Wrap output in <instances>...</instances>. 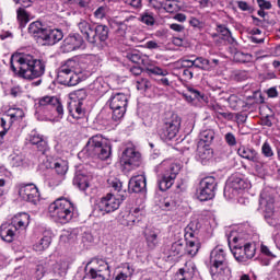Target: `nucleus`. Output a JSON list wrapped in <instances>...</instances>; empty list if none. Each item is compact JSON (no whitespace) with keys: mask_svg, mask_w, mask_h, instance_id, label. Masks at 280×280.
Wrapping results in <instances>:
<instances>
[{"mask_svg":"<svg viewBox=\"0 0 280 280\" xmlns=\"http://www.w3.org/2000/svg\"><path fill=\"white\" fill-rule=\"evenodd\" d=\"M194 278V271L187 269V267L185 268H180L175 277L174 280H191Z\"/></svg>","mask_w":280,"mask_h":280,"instance_id":"obj_43","label":"nucleus"},{"mask_svg":"<svg viewBox=\"0 0 280 280\" xmlns=\"http://www.w3.org/2000/svg\"><path fill=\"white\" fill-rule=\"evenodd\" d=\"M210 275L214 280L231 279V267H229L226 252L222 247H215L210 253Z\"/></svg>","mask_w":280,"mask_h":280,"instance_id":"obj_4","label":"nucleus"},{"mask_svg":"<svg viewBox=\"0 0 280 280\" xmlns=\"http://www.w3.org/2000/svg\"><path fill=\"white\" fill-rule=\"evenodd\" d=\"M37 110L43 113H50V115H57L59 119H62L65 115V107L57 96H44L38 101Z\"/></svg>","mask_w":280,"mask_h":280,"instance_id":"obj_14","label":"nucleus"},{"mask_svg":"<svg viewBox=\"0 0 280 280\" xmlns=\"http://www.w3.org/2000/svg\"><path fill=\"white\" fill-rule=\"evenodd\" d=\"M200 228L201 225L198 220L191 221L186 228V234H185L186 240H188L189 237H194L195 235H198Z\"/></svg>","mask_w":280,"mask_h":280,"instance_id":"obj_40","label":"nucleus"},{"mask_svg":"<svg viewBox=\"0 0 280 280\" xmlns=\"http://www.w3.org/2000/svg\"><path fill=\"white\" fill-rule=\"evenodd\" d=\"M196 69H200L201 71H211L213 70V63L205 57H197Z\"/></svg>","mask_w":280,"mask_h":280,"instance_id":"obj_42","label":"nucleus"},{"mask_svg":"<svg viewBox=\"0 0 280 280\" xmlns=\"http://www.w3.org/2000/svg\"><path fill=\"white\" fill-rule=\"evenodd\" d=\"M145 49H159L161 47L156 40H149L144 44Z\"/></svg>","mask_w":280,"mask_h":280,"instance_id":"obj_62","label":"nucleus"},{"mask_svg":"<svg viewBox=\"0 0 280 280\" xmlns=\"http://www.w3.org/2000/svg\"><path fill=\"white\" fill-rule=\"evenodd\" d=\"M49 246H51V235H44L33 245V249L36 250V253H43V250H47Z\"/></svg>","mask_w":280,"mask_h":280,"instance_id":"obj_35","label":"nucleus"},{"mask_svg":"<svg viewBox=\"0 0 280 280\" xmlns=\"http://www.w3.org/2000/svg\"><path fill=\"white\" fill-rule=\"evenodd\" d=\"M136 20L137 18L135 15L128 16L124 21L114 20L113 23L115 27H117L116 34L122 37L126 36V34H128V32H130L135 26Z\"/></svg>","mask_w":280,"mask_h":280,"instance_id":"obj_22","label":"nucleus"},{"mask_svg":"<svg viewBox=\"0 0 280 280\" xmlns=\"http://www.w3.org/2000/svg\"><path fill=\"white\" fill-rule=\"evenodd\" d=\"M107 104L112 110V118L114 121L124 119L126 108L128 107V96L124 93H116L110 96Z\"/></svg>","mask_w":280,"mask_h":280,"instance_id":"obj_13","label":"nucleus"},{"mask_svg":"<svg viewBox=\"0 0 280 280\" xmlns=\"http://www.w3.org/2000/svg\"><path fill=\"white\" fill-rule=\"evenodd\" d=\"M159 170L162 172V178L158 180V187L160 191H167L174 185L176 176L180 172V164L170 163V161L164 160L160 165Z\"/></svg>","mask_w":280,"mask_h":280,"instance_id":"obj_7","label":"nucleus"},{"mask_svg":"<svg viewBox=\"0 0 280 280\" xmlns=\"http://www.w3.org/2000/svg\"><path fill=\"white\" fill-rule=\"evenodd\" d=\"M257 3L260 10H270L272 8V3H270V1L257 0Z\"/></svg>","mask_w":280,"mask_h":280,"instance_id":"obj_59","label":"nucleus"},{"mask_svg":"<svg viewBox=\"0 0 280 280\" xmlns=\"http://www.w3.org/2000/svg\"><path fill=\"white\" fill-rule=\"evenodd\" d=\"M151 84L148 81V79H140L137 81V89L138 91H148L150 89Z\"/></svg>","mask_w":280,"mask_h":280,"instance_id":"obj_55","label":"nucleus"},{"mask_svg":"<svg viewBox=\"0 0 280 280\" xmlns=\"http://www.w3.org/2000/svg\"><path fill=\"white\" fill-rule=\"evenodd\" d=\"M89 89L95 95H104L106 93V83L102 79H96L89 85Z\"/></svg>","mask_w":280,"mask_h":280,"instance_id":"obj_36","label":"nucleus"},{"mask_svg":"<svg viewBox=\"0 0 280 280\" xmlns=\"http://www.w3.org/2000/svg\"><path fill=\"white\" fill-rule=\"evenodd\" d=\"M140 21L141 23H144V25H150V26L154 25L155 23L154 15L148 12H144L141 14Z\"/></svg>","mask_w":280,"mask_h":280,"instance_id":"obj_50","label":"nucleus"},{"mask_svg":"<svg viewBox=\"0 0 280 280\" xmlns=\"http://www.w3.org/2000/svg\"><path fill=\"white\" fill-rule=\"evenodd\" d=\"M16 5H21L23 9L30 8L35 0H13Z\"/></svg>","mask_w":280,"mask_h":280,"instance_id":"obj_58","label":"nucleus"},{"mask_svg":"<svg viewBox=\"0 0 280 280\" xmlns=\"http://www.w3.org/2000/svg\"><path fill=\"white\" fill-rule=\"evenodd\" d=\"M252 19H253V23L257 27H266V20H259V18H256L255 15H253Z\"/></svg>","mask_w":280,"mask_h":280,"instance_id":"obj_63","label":"nucleus"},{"mask_svg":"<svg viewBox=\"0 0 280 280\" xmlns=\"http://www.w3.org/2000/svg\"><path fill=\"white\" fill-rule=\"evenodd\" d=\"M215 191H218V179L213 176H208L200 180L196 196L200 202H207V200L215 198Z\"/></svg>","mask_w":280,"mask_h":280,"instance_id":"obj_12","label":"nucleus"},{"mask_svg":"<svg viewBox=\"0 0 280 280\" xmlns=\"http://www.w3.org/2000/svg\"><path fill=\"white\" fill-rule=\"evenodd\" d=\"M180 130V117L172 115L170 119L165 118L163 125L159 128L158 135L162 141H173Z\"/></svg>","mask_w":280,"mask_h":280,"instance_id":"obj_11","label":"nucleus"},{"mask_svg":"<svg viewBox=\"0 0 280 280\" xmlns=\"http://www.w3.org/2000/svg\"><path fill=\"white\" fill-rule=\"evenodd\" d=\"M196 159L201 165H209L213 161V149L209 144H202L198 142Z\"/></svg>","mask_w":280,"mask_h":280,"instance_id":"obj_21","label":"nucleus"},{"mask_svg":"<svg viewBox=\"0 0 280 280\" xmlns=\"http://www.w3.org/2000/svg\"><path fill=\"white\" fill-rule=\"evenodd\" d=\"M121 205V199H117V197L113 196V194H107L105 197L101 199L97 207L102 213H113V211H117L119 206Z\"/></svg>","mask_w":280,"mask_h":280,"instance_id":"obj_20","label":"nucleus"},{"mask_svg":"<svg viewBox=\"0 0 280 280\" xmlns=\"http://www.w3.org/2000/svg\"><path fill=\"white\" fill-rule=\"evenodd\" d=\"M198 250H200V243L196 241V238L192 237V240L189 241L186 240L185 245V255H189L190 257H196L198 255Z\"/></svg>","mask_w":280,"mask_h":280,"instance_id":"obj_32","label":"nucleus"},{"mask_svg":"<svg viewBox=\"0 0 280 280\" xmlns=\"http://www.w3.org/2000/svg\"><path fill=\"white\" fill-rule=\"evenodd\" d=\"M237 154L241 159L250 161V163L254 164L256 172H261V170L266 167V160H264V156H261L253 147L241 145L237 150Z\"/></svg>","mask_w":280,"mask_h":280,"instance_id":"obj_15","label":"nucleus"},{"mask_svg":"<svg viewBox=\"0 0 280 280\" xmlns=\"http://www.w3.org/2000/svg\"><path fill=\"white\" fill-rule=\"evenodd\" d=\"M182 75L185 80H191L194 78V71H191V68H185L182 72Z\"/></svg>","mask_w":280,"mask_h":280,"instance_id":"obj_60","label":"nucleus"},{"mask_svg":"<svg viewBox=\"0 0 280 280\" xmlns=\"http://www.w3.org/2000/svg\"><path fill=\"white\" fill-rule=\"evenodd\" d=\"M126 58L127 60H130V62H133L135 65H145L148 60V56L141 54L139 50L127 52Z\"/></svg>","mask_w":280,"mask_h":280,"instance_id":"obj_33","label":"nucleus"},{"mask_svg":"<svg viewBox=\"0 0 280 280\" xmlns=\"http://www.w3.org/2000/svg\"><path fill=\"white\" fill-rule=\"evenodd\" d=\"M163 255L164 257H183L185 255V243L183 241H177L173 243L167 249V245L163 246Z\"/></svg>","mask_w":280,"mask_h":280,"instance_id":"obj_24","label":"nucleus"},{"mask_svg":"<svg viewBox=\"0 0 280 280\" xmlns=\"http://www.w3.org/2000/svg\"><path fill=\"white\" fill-rule=\"evenodd\" d=\"M18 194L24 202H30L31 205H38L40 202V192L34 184L19 185Z\"/></svg>","mask_w":280,"mask_h":280,"instance_id":"obj_17","label":"nucleus"},{"mask_svg":"<svg viewBox=\"0 0 280 280\" xmlns=\"http://www.w3.org/2000/svg\"><path fill=\"white\" fill-rule=\"evenodd\" d=\"M124 221H122V224L124 226H132L133 221H132V212H128L126 215H122Z\"/></svg>","mask_w":280,"mask_h":280,"instance_id":"obj_57","label":"nucleus"},{"mask_svg":"<svg viewBox=\"0 0 280 280\" xmlns=\"http://www.w3.org/2000/svg\"><path fill=\"white\" fill-rule=\"evenodd\" d=\"M249 184L244 179V177L240 174H234L229 177L226 180L223 196L228 200H233L236 196H240L241 191L244 189H248Z\"/></svg>","mask_w":280,"mask_h":280,"instance_id":"obj_10","label":"nucleus"},{"mask_svg":"<svg viewBox=\"0 0 280 280\" xmlns=\"http://www.w3.org/2000/svg\"><path fill=\"white\" fill-rule=\"evenodd\" d=\"M163 9L170 13H173L178 12L180 10V7L178 5V0H166L163 3Z\"/></svg>","mask_w":280,"mask_h":280,"instance_id":"obj_47","label":"nucleus"},{"mask_svg":"<svg viewBox=\"0 0 280 280\" xmlns=\"http://www.w3.org/2000/svg\"><path fill=\"white\" fill-rule=\"evenodd\" d=\"M250 78V73L246 70H236L233 73V80L235 82H245V80H248Z\"/></svg>","mask_w":280,"mask_h":280,"instance_id":"obj_48","label":"nucleus"},{"mask_svg":"<svg viewBox=\"0 0 280 280\" xmlns=\"http://www.w3.org/2000/svg\"><path fill=\"white\" fill-rule=\"evenodd\" d=\"M51 170H55L56 174H58L61 178H65L67 172H69V163L65 160H57L50 163Z\"/></svg>","mask_w":280,"mask_h":280,"instance_id":"obj_31","label":"nucleus"},{"mask_svg":"<svg viewBox=\"0 0 280 280\" xmlns=\"http://www.w3.org/2000/svg\"><path fill=\"white\" fill-rule=\"evenodd\" d=\"M82 47H84V37L74 33L65 38L61 49L65 54H70V51H77V49H82Z\"/></svg>","mask_w":280,"mask_h":280,"instance_id":"obj_19","label":"nucleus"},{"mask_svg":"<svg viewBox=\"0 0 280 280\" xmlns=\"http://www.w3.org/2000/svg\"><path fill=\"white\" fill-rule=\"evenodd\" d=\"M18 23L20 27H25L30 23V13L23 8L16 10Z\"/></svg>","mask_w":280,"mask_h":280,"instance_id":"obj_41","label":"nucleus"},{"mask_svg":"<svg viewBox=\"0 0 280 280\" xmlns=\"http://www.w3.org/2000/svg\"><path fill=\"white\" fill-rule=\"evenodd\" d=\"M75 67H78V62L73 59H68L60 66L57 73L59 84L63 86H77V84H80V74L75 72Z\"/></svg>","mask_w":280,"mask_h":280,"instance_id":"obj_9","label":"nucleus"},{"mask_svg":"<svg viewBox=\"0 0 280 280\" xmlns=\"http://www.w3.org/2000/svg\"><path fill=\"white\" fill-rule=\"evenodd\" d=\"M189 95H186L187 98L191 100L194 102L195 100H202V94H200V91L196 89H188Z\"/></svg>","mask_w":280,"mask_h":280,"instance_id":"obj_52","label":"nucleus"},{"mask_svg":"<svg viewBox=\"0 0 280 280\" xmlns=\"http://www.w3.org/2000/svg\"><path fill=\"white\" fill-rule=\"evenodd\" d=\"M4 117H8L9 124L12 126L14 121H19V119H23L25 117V113L21 108H10Z\"/></svg>","mask_w":280,"mask_h":280,"instance_id":"obj_34","label":"nucleus"},{"mask_svg":"<svg viewBox=\"0 0 280 280\" xmlns=\"http://www.w3.org/2000/svg\"><path fill=\"white\" fill-rule=\"evenodd\" d=\"M79 32L85 38V40L96 47L97 49H104L106 47V40H108L109 28L107 25L97 24L93 25L86 20H80L77 24Z\"/></svg>","mask_w":280,"mask_h":280,"instance_id":"obj_1","label":"nucleus"},{"mask_svg":"<svg viewBox=\"0 0 280 280\" xmlns=\"http://www.w3.org/2000/svg\"><path fill=\"white\" fill-rule=\"evenodd\" d=\"M71 100H77L74 104V110L69 109V113L73 119H83L86 115V108L84 107V101L89 97V92L84 89L75 90L70 94Z\"/></svg>","mask_w":280,"mask_h":280,"instance_id":"obj_16","label":"nucleus"},{"mask_svg":"<svg viewBox=\"0 0 280 280\" xmlns=\"http://www.w3.org/2000/svg\"><path fill=\"white\" fill-rule=\"evenodd\" d=\"M145 71L149 75L165 77V75H168V73H170L167 70H164L163 68L158 67V66H149V67H147Z\"/></svg>","mask_w":280,"mask_h":280,"instance_id":"obj_46","label":"nucleus"},{"mask_svg":"<svg viewBox=\"0 0 280 280\" xmlns=\"http://www.w3.org/2000/svg\"><path fill=\"white\" fill-rule=\"evenodd\" d=\"M261 154L265 156V159H269V161H272L275 156V151L272 150V145H270V142L266 141L261 145Z\"/></svg>","mask_w":280,"mask_h":280,"instance_id":"obj_45","label":"nucleus"},{"mask_svg":"<svg viewBox=\"0 0 280 280\" xmlns=\"http://www.w3.org/2000/svg\"><path fill=\"white\" fill-rule=\"evenodd\" d=\"M46 30L47 27H45L43 22L36 21L30 24L28 34L36 38V40H42Z\"/></svg>","mask_w":280,"mask_h":280,"instance_id":"obj_30","label":"nucleus"},{"mask_svg":"<svg viewBox=\"0 0 280 280\" xmlns=\"http://www.w3.org/2000/svg\"><path fill=\"white\" fill-rule=\"evenodd\" d=\"M177 207V203L174 199L167 197L162 203H161V209L163 211H175Z\"/></svg>","mask_w":280,"mask_h":280,"instance_id":"obj_49","label":"nucleus"},{"mask_svg":"<svg viewBox=\"0 0 280 280\" xmlns=\"http://www.w3.org/2000/svg\"><path fill=\"white\" fill-rule=\"evenodd\" d=\"M18 75L24 80H36L45 75L47 61L43 58H36L32 55H23L18 59Z\"/></svg>","mask_w":280,"mask_h":280,"instance_id":"obj_2","label":"nucleus"},{"mask_svg":"<svg viewBox=\"0 0 280 280\" xmlns=\"http://www.w3.org/2000/svg\"><path fill=\"white\" fill-rule=\"evenodd\" d=\"M112 153L113 148L110 143L102 135L92 136L80 152L85 159H100L101 161L110 159Z\"/></svg>","mask_w":280,"mask_h":280,"instance_id":"obj_3","label":"nucleus"},{"mask_svg":"<svg viewBox=\"0 0 280 280\" xmlns=\"http://www.w3.org/2000/svg\"><path fill=\"white\" fill-rule=\"evenodd\" d=\"M10 128H12V125L10 124V118H8V116H2L0 118V137L1 139H3V137H5V135H8V130H10Z\"/></svg>","mask_w":280,"mask_h":280,"instance_id":"obj_44","label":"nucleus"},{"mask_svg":"<svg viewBox=\"0 0 280 280\" xmlns=\"http://www.w3.org/2000/svg\"><path fill=\"white\" fill-rule=\"evenodd\" d=\"M144 237L149 250H154V248L159 246V235L156 234V232L150 230L145 232Z\"/></svg>","mask_w":280,"mask_h":280,"instance_id":"obj_37","label":"nucleus"},{"mask_svg":"<svg viewBox=\"0 0 280 280\" xmlns=\"http://www.w3.org/2000/svg\"><path fill=\"white\" fill-rule=\"evenodd\" d=\"M73 185L78 187L81 191H86L90 187L91 176L82 171H78L73 177Z\"/></svg>","mask_w":280,"mask_h":280,"instance_id":"obj_27","label":"nucleus"},{"mask_svg":"<svg viewBox=\"0 0 280 280\" xmlns=\"http://www.w3.org/2000/svg\"><path fill=\"white\" fill-rule=\"evenodd\" d=\"M120 163L127 172L141 167V153L135 150V148H127L121 155Z\"/></svg>","mask_w":280,"mask_h":280,"instance_id":"obj_18","label":"nucleus"},{"mask_svg":"<svg viewBox=\"0 0 280 280\" xmlns=\"http://www.w3.org/2000/svg\"><path fill=\"white\" fill-rule=\"evenodd\" d=\"M126 5H130L133 10H141L142 1L141 0H122Z\"/></svg>","mask_w":280,"mask_h":280,"instance_id":"obj_56","label":"nucleus"},{"mask_svg":"<svg viewBox=\"0 0 280 280\" xmlns=\"http://www.w3.org/2000/svg\"><path fill=\"white\" fill-rule=\"evenodd\" d=\"M12 225L19 231H25L26 226H30V214L21 212L15 214L12 219Z\"/></svg>","mask_w":280,"mask_h":280,"instance_id":"obj_29","label":"nucleus"},{"mask_svg":"<svg viewBox=\"0 0 280 280\" xmlns=\"http://www.w3.org/2000/svg\"><path fill=\"white\" fill-rule=\"evenodd\" d=\"M73 211H75V205L71 199L65 197L56 199L48 207L50 218L59 224H69L73 220Z\"/></svg>","mask_w":280,"mask_h":280,"instance_id":"obj_5","label":"nucleus"},{"mask_svg":"<svg viewBox=\"0 0 280 280\" xmlns=\"http://www.w3.org/2000/svg\"><path fill=\"white\" fill-rule=\"evenodd\" d=\"M28 141L32 143V145H36L37 150L42 152V154H45L47 152L49 145L47 144V140H45V137L38 131H31L28 136Z\"/></svg>","mask_w":280,"mask_h":280,"instance_id":"obj_25","label":"nucleus"},{"mask_svg":"<svg viewBox=\"0 0 280 280\" xmlns=\"http://www.w3.org/2000/svg\"><path fill=\"white\" fill-rule=\"evenodd\" d=\"M65 38V34L58 28H46L42 37L43 45H56Z\"/></svg>","mask_w":280,"mask_h":280,"instance_id":"obj_23","label":"nucleus"},{"mask_svg":"<svg viewBox=\"0 0 280 280\" xmlns=\"http://www.w3.org/2000/svg\"><path fill=\"white\" fill-rule=\"evenodd\" d=\"M259 207L264 212L267 224L280 231V222L277 218V212H275V197L268 190L260 192Z\"/></svg>","mask_w":280,"mask_h":280,"instance_id":"obj_8","label":"nucleus"},{"mask_svg":"<svg viewBox=\"0 0 280 280\" xmlns=\"http://www.w3.org/2000/svg\"><path fill=\"white\" fill-rule=\"evenodd\" d=\"M199 139V143H202V145H211L213 139H215V131L213 129H206L200 132Z\"/></svg>","mask_w":280,"mask_h":280,"instance_id":"obj_38","label":"nucleus"},{"mask_svg":"<svg viewBox=\"0 0 280 280\" xmlns=\"http://www.w3.org/2000/svg\"><path fill=\"white\" fill-rule=\"evenodd\" d=\"M217 32L222 36L223 40H226L230 45L235 43V38L231 35V31L224 24H217Z\"/></svg>","mask_w":280,"mask_h":280,"instance_id":"obj_39","label":"nucleus"},{"mask_svg":"<svg viewBox=\"0 0 280 280\" xmlns=\"http://www.w3.org/2000/svg\"><path fill=\"white\" fill-rule=\"evenodd\" d=\"M189 23L191 27H198L199 30L202 27V22L196 18H191Z\"/></svg>","mask_w":280,"mask_h":280,"instance_id":"obj_64","label":"nucleus"},{"mask_svg":"<svg viewBox=\"0 0 280 280\" xmlns=\"http://www.w3.org/2000/svg\"><path fill=\"white\" fill-rule=\"evenodd\" d=\"M240 102H242V100H240V97H237V95L235 94L230 95L228 98L229 106L233 110H237V106H240Z\"/></svg>","mask_w":280,"mask_h":280,"instance_id":"obj_51","label":"nucleus"},{"mask_svg":"<svg viewBox=\"0 0 280 280\" xmlns=\"http://www.w3.org/2000/svg\"><path fill=\"white\" fill-rule=\"evenodd\" d=\"M224 140L231 148L237 145V138H235V135H233V132L225 133Z\"/></svg>","mask_w":280,"mask_h":280,"instance_id":"obj_53","label":"nucleus"},{"mask_svg":"<svg viewBox=\"0 0 280 280\" xmlns=\"http://www.w3.org/2000/svg\"><path fill=\"white\" fill-rule=\"evenodd\" d=\"M229 246L233 257L240 264H246V261L253 259L255 253H257V245H255V243H246L240 236H235L232 243L229 241Z\"/></svg>","mask_w":280,"mask_h":280,"instance_id":"obj_6","label":"nucleus"},{"mask_svg":"<svg viewBox=\"0 0 280 280\" xmlns=\"http://www.w3.org/2000/svg\"><path fill=\"white\" fill-rule=\"evenodd\" d=\"M235 57L237 58V60L240 62H246L248 60V58H250V55L238 51L235 54Z\"/></svg>","mask_w":280,"mask_h":280,"instance_id":"obj_61","label":"nucleus"},{"mask_svg":"<svg viewBox=\"0 0 280 280\" xmlns=\"http://www.w3.org/2000/svg\"><path fill=\"white\" fill-rule=\"evenodd\" d=\"M128 187L129 191L141 194V191H145L147 179L143 175L133 176L130 178Z\"/></svg>","mask_w":280,"mask_h":280,"instance_id":"obj_26","label":"nucleus"},{"mask_svg":"<svg viewBox=\"0 0 280 280\" xmlns=\"http://www.w3.org/2000/svg\"><path fill=\"white\" fill-rule=\"evenodd\" d=\"M16 231V226L13 224L4 223L0 226V237L3 242H8L10 244L11 242H14Z\"/></svg>","mask_w":280,"mask_h":280,"instance_id":"obj_28","label":"nucleus"},{"mask_svg":"<svg viewBox=\"0 0 280 280\" xmlns=\"http://www.w3.org/2000/svg\"><path fill=\"white\" fill-rule=\"evenodd\" d=\"M107 12H108V7L102 5L95 10L94 16H95V19H104V16H106Z\"/></svg>","mask_w":280,"mask_h":280,"instance_id":"obj_54","label":"nucleus"}]
</instances>
